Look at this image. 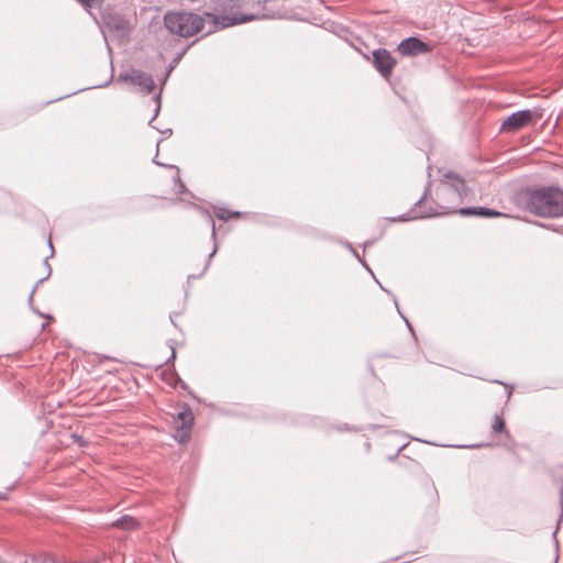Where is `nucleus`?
<instances>
[{
  "mask_svg": "<svg viewBox=\"0 0 563 563\" xmlns=\"http://www.w3.org/2000/svg\"><path fill=\"white\" fill-rule=\"evenodd\" d=\"M435 196V208L432 206L424 208L428 202L427 194H424L415 205V209L412 210L415 214L401 216L399 220L407 221L413 218H429L459 213L457 206L462 202L463 198L467 196L465 180L452 172L444 174L439 187L437 188Z\"/></svg>",
  "mask_w": 563,
  "mask_h": 563,
  "instance_id": "1",
  "label": "nucleus"
},
{
  "mask_svg": "<svg viewBox=\"0 0 563 563\" xmlns=\"http://www.w3.org/2000/svg\"><path fill=\"white\" fill-rule=\"evenodd\" d=\"M211 12H205L216 27H229L257 19H273L274 14L264 13L260 0H210Z\"/></svg>",
  "mask_w": 563,
  "mask_h": 563,
  "instance_id": "2",
  "label": "nucleus"
},
{
  "mask_svg": "<svg viewBox=\"0 0 563 563\" xmlns=\"http://www.w3.org/2000/svg\"><path fill=\"white\" fill-rule=\"evenodd\" d=\"M518 201L526 211L540 218L563 216V189L555 186L526 189L518 195Z\"/></svg>",
  "mask_w": 563,
  "mask_h": 563,
  "instance_id": "3",
  "label": "nucleus"
},
{
  "mask_svg": "<svg viewBox=\"0 0 563 563\" xmlns=\"http://www.w3.org/2000/svg\"><path fill=\"white\" fill-rule=\"evenodd\" d=\"M163 22L170 34L179 37H191L205 27V18L189 11H168Z\"/></svg>",
  "mask_w": 563,
  "mask_h": 563,
  "instance_id": "4",
  "label": "nucleus"
},
{
  "mask_svg": "<svg viewBox=\"0 0 563 563\" xmlns=\"http://www.w3.org/2000/svg\"><path fill=\"white\" fill-rule=\"evenodd\" d=\"M543 110L542 109H525L519 110L517 112L508 115L500 124L499 131L501 133H510L514 134L521 129L534 124L537 121L542 119Z\"/></svg>",
  "mask_w": 563,
  "mask_h": 563,
  "instance_id": "5",
  "label": "nucleus"
},
{
  "mask_svg": "<svg viewBox=\"0 0 563 563\" xmlns=\"http://www.w3.org/2000/svg\"><path fill=\"white\" fill-rule=\"evenodd\" d=\"M373 64L385 79H389L397 60L393 57L389 51L379 48L373 52Z\"/></svg>",
  "mask_w": 563,
  "mask_h": 563,
  "instance_id": "6",
  "label": "nucleus"
},
{
  "mask_svg": "<svg viewBox=\"0 0 563 563\" xmlns=\"http://www.w3.org/2000/svg\"><path fill=\"white\" fill-rule=\"evenodd\" d=\"M177 421H179L180 424L177 427L174 438L178 442L185 443L190 439L191 427L194 423V415L190 407L185 406L183 410L177 413Z\"/></svg>",
  "mask_w": 563,
  "mask_h": 563,
  "instance_id": "7",
  "label": "nucleus"
},
{
  "mask_svg": "<svg viewBox=\"0 0 563 563\" xmlns=\"http://www.w3.org/2000/svg\"><path fill=\"white\" fill-rule=\"evenodd\" d=\"M431 51L432 47L429 44L415 36L402 40L398 45V52L402 56H417L420 54L430 53Z\"/></svg>",
  "mask_w": 563,
  "mask_h": 563,
  "instance_id": "8",
  "label": "nucleus"
},
{
  "mask_svg": "<svg viewBox=\"0 0 563 563\" xmlns=\"http://www.w3.org/2000/svg\"><path fill=\"white\" fill-rule=\"evenodd\" d=\"M459 214L463 217H470V216H476L482 218H497V217H505L506 214L503 212H499L497 210L486 208V207H466V208H460Z\"/></svg>",
  "mask_w": 563,
  "mask_h": 563,
  "instance_id": "9",
  "label": "nucleus"
},
{
  "mask_svg": "<svg viewBox=\"0 0 563 563\" xmlns=\"http://www.w3.org/2000/svg\"><path fill=\"white\" fill-rule=\"evenodd\" d=\"M131 81L134 85H137L141 87L145 93H151L154 89V80L153 77L146 73H143L141 70H133L131 75Z\"/></svg>",
  "mask_w": 563,
  "mask_h": 563,
  "instance_id": "10",
  "label": "nucleus"
},
{
  "mask_svg": "<svg viewBox=\"0 0 563 563\" xmlns=\"http://www.w3.org/2000/svg\"><path fill=\"white\" fill-rule=\"evenodd\" d=\"M76 1L90 14H92V11H100L104 3V0H76Z\"/></svg>",
  "mask_w": 563,
  "mask_h": 563,
  "instance_id": "11",
  "label": "nucleus"
},
{
  "mask_svg": "<svg viewBox=\"0 0 563 563\" xmlns=\"http://www.w3.org/2000/svg\"><path fill=\"white\" fill-rule=\"evenodd\" d=\"M113 526L124 529V530H131L137 527V521L133 517L123 516L122 518L118 519Z\"/></svg>",
  "mask_w": 563,
  "mask_h": 563,
  "instance_id": "12",
  "label": "nucleus"
},
{
  "mask_svg": "<svg viewBox=\"0 0 563 563\" xmlns=\"http://www.w3.org/2000/svg\"><path fill=\"white\" fill-rule=\"evenodd\" d=\"M492 430L496 434H498V433H507L504 418L500 415H498V413H496L494 416V422L492 423Z\"/></svg>",
  "mask_w": 563,
  "mask_h": 563,
  "instance_id": "13",
  "label": "nucleus"
},
{
  "mask_svg": "<svg viewBox=\"0 0 563 563\" xmlns=\"http://www.w3.org/2000/svg\"><path fill=\"white\" fill-rule=\"evenodd\" d=\"M216 216L217 218H219L220 220H229L231 218H239L240 217V212L239 211H230L228 209H224V208H220L217 212H216Z\"/></svg>",
  "mask_w": 563,
  "mask_h": 563,
  "instance_id": "14",
  "label": "nucleus"
},
{
  "mask_svg": "<svg viewBox=\"0 0 563 563\" xmlns=\"http://www.w3.org/2000/svg\"><path fill=\"white\" fill-rule=\"evenodd\" d=\"M43 266L45 268V273L42 276H40L37 283H42V282L46 280L51 275V267L47 263V258L44 260Z\"/></svg>",
  "mask_w": 563,
  "mask_h": 563,
  "instance_id": "15",
  "label": "nucleus"
},
{
  "mask_svg": "<svg viewBox=\"0 0 563 563\" xmlns=\"http://www.w3.org/2000/svg\"><path fill=\"white\" fill-rule=\"evenodd\" d=\"M71 439H73V444H77L79 448H85L87 445V442L80 435L73 433Z\"/></svg>",
  "mask_w": 563,
  "mask_h": 563,
  "instance_id": "16",
  "label": "nucleus"
},
{
  "mask_svg": "<svg viewBox=\"0 0 563 563\" xmlns=\"http://www.w3.org/2000/svg\"><path fill=\"white\" fill-rule=\"evenodd\" d=\"M155 101H156V109H155V114L154 117L152 118V120H154L158 112H159V109H161V93H158L156 97H155Z\"/></svg>",
  "mask_w": 563,
  "mask_h": 563,
  "instance_id": "17",
  "label": "nucleus"
},
{
  "mask_svg": "<svg viewBox=\"0 0 563 563\" xmlns=\"http://www.w3.org/2000/svg\"><path fill=\"white\" fill-rule=\"evenodd\" d=\"M260 1H261V3H262V7H263V12H264V13H267L264 4H265L266 2H268L269 0H260Z\"/></svg>",
  "mask_w": 563,
  "mask_h": 563,
  "instance_id": "18",
  "label": "nucleus"
},
{
  "mask_svg": "<svg viewBox=\"0 0 563 563\" xmlns=\"http://www.w3.org/2000/svg\"><path fill=\"white\" fill-rule=\"evenodd\" d=\"M211 235L213 238H216V228H214V223L212 222V228H211Z\"/></svg>",
  "mask_w": 563,
  "mask_h": 563,
  "instance_id": "19",
  "label": "nucleus"
},
{
  "mask_svg": "<svg viewBox=\"0 0 563 563\" xmlns=\"http://www.w3.org/2000/svg\"><path fill=\"white\" fill-rule=\"evenodd\" d=\"M48 245H49L51 250H53L52 242L49 239H48Z\"/></svg>",
  "mask_w": 563,
  "mask_h": 563,
  "instance_id": "20",
  "label": "nucleus"
},
{
  "mask_svg": "<svg viewBox=\"0 0 563 563\" xmlns=\"http://www.w3.org/2000/svg\"><path fill=\"white\" fill-rule=\"evenodd\" d=\"M34 291L35 289H33L32 292L30 294V299H32Z\"/></svg>",
  "mask_w": 563,
  "mask_h": 563,
  "instance_id": "21",
  "label": "nucleus"
},
{
  "mask_svg": "<svg viewBox=\"0 0 563 563\" xmlns=\"http://www.w3.org/2000/svg\"><path fill=\"white\" fill-rule=\"evenodd\" d=\"M216 253V249L211 252L210 257H212Z\"/></svg>",
  "mask_w": 563,
  "mask_h": 563,
  "instance_id": "22",
  "label": "nucleus"
}]
</instances>
